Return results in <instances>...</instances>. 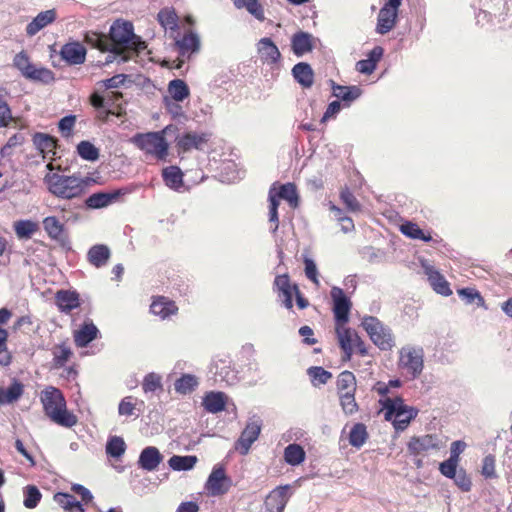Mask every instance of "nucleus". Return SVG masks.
I'll return each instance as SVG.
<instances>
[{"instance_id":"nucleus-29","label":"nucleus","mask_w":512,"mask_h":512,"mask_svg":"<svg viewBox=\"0 0 512 512\" xmlns=\"http://www.w3.org/2000/svg\"><path fill=\"white\" fill-rule=\"evenodd\" d=\"M177 310L178 308L175 303L165 297L156 298L150 306V311L161 319H165L175 314Z\"/></svg>"},{"instance_id":"nucleus-39","label":"nucleus","mask_w":512,"mask_h":512,"mask_svg":"<svg viewBox=\"0 0 512 512\" xmlns=\"http://www.w3.org/2000/svg\"><path fill=\"white\" fill-rule=\"evenodd\" d=\"M203 406L209 413L224 410V394L222 392H209L203 398Z\"/></svg>"},{"instance_id":"nucleus-22","label":"nucleus","mask_w":512,"mask_h":512,"mask_svg":"<svg viewBox=\"0 0 512 512\" xmlns=\"http://www.w3.org/2000/svg\"><path fill=\"white\" fill-rule=\"evenodd\" d=\"M384 49L381 46H375L366 59H362L356 63V70L360 73L370 75L374 72L378 62L382 59Z\"/></svg>"},{"instance_id":"nucleus-54","label":"nucleus","mask_w":512,"mask_h":512,"mask_svg":"<svg viewBox=\"0 0 512 512\" xmlns=\"http://www.w3.org/2000/svg\"><path fill=\"white\" fill-rule=\"evenodd\" d=\"M77 152L87 161H96L99 158V150L89 141H81L77 145Z\"/></svg>"},{"instance_id":"nucleus-43","label":"nucleus","mask_w":512,"mask_h":512,"mask_svg":"<svg viewBox=\"0 0 512 512\" xmlns=\"http://www.w3.org/2000/svg\"><path fill=\"white\" fill-rule=\"evenodd\" d=\"M197 460V457L194 455H174L168 460V464L175 471H187L195 466Z\"/></svg>"},{"instance_id":"nucleus-9","label":"nucleus","mask_w":512,"mask_h":512,"mask_svg":"<svg viewBox=\"0 0 512 512\" xmlns=\"http://www.w3.org/2000/svg\"><path fill=\"white\" fill-rule=\"evenodd\" d=\"M402 0H387L377 16L376 32L385 35L394 29L398 19V10Z\"/></svg>"},{"instance_id":"nucleus-17","label":"nucleus","mask_w":512,"mask_h":512,"mask_svg":"<svg viewBox=\"0 0 512 512\" xmlns=\"http://www.w3.org/2000/svg\"><path fill=\"white\" fill-rule=\"evenodd\" d=\"M157 20L161 27L168 33L169 38H177L179 35L178 15L171 7H165L158 12Z\"/></svg>"},{"instance_id":"nucleus-31","label":"nucleus","mask_w":512,"mask_h":512,"mask_svg":"<svg viewBox=\"0 0 512 512\" xmlns=\"http://www.w3.org/2000/svg\"><path fill=\"white\" fill-rule=\"evenodd\" d=\"M87 258L93 266L102 267L110 258V249L103 244L94 245L89 249Z\"/></svg>"},{"instance_id":"nucleus-64","label":"nucleus","mask_w":512,"mask_h":512,"mask_svg":"<svg viewBox=\"0 0 512 512\" xmlns=\"http://www.w3.org/2000/svg\"><path fill=\"white\" fill-rule=\"evenodd\" d=\"M458 461L454 459H447L446 461L440 463L439 470L442 475L447 478H454L457 471Z\"/></svg>"},{"instance_id":"nucleus-13","label":"nucleus","mask_w":512,"mask_h":512,"mask_svg":"<svg viewBox=\"0 0 512 512\" xmlns=\"http://www.w3.org/2000/svg\"><path fill=\"white\" fill-rule=\"evenodd\" d=\"M172 39L175 41L179 55L182 58L189 59L192 54L198 53L200 50V38L198 34L191 29L186 31L182 37H180L179 34L177 38Z\"/></svg>"},{"instance_id":"nucleus-42","label":"nucleus","mask_w":512,"mask_h":512,"mask_svg":"<svg viewBox=\"0 0 512 512\" xmlns=\"http://www.w3.org/2000/svg\"><path fill=\"white\" fill-rule=\"evenodd\" d=\"M307 374L313 386L327 384L333 377L332 373L321 366H312L307 369Z\"/></svg>"},{"instance_id":"nucleus-38","label":"nucleus","mask_w":512,"mask_h":512,"mask_svg":"<svg viewBox=\"0 0 512 512\" xmlns=\"http://www.w3.org/2000/svg\"><path fill=\"white\" fill-rule=\"evenodd\" d=\"M24 386L14 381L7 389L0 388V406L17 401L23 394Z\"/></svg>"},{"instance_id":"nucleus-20","label":"nucleus","mask_w":512,"mask_h":512,"mask_svg":"<svg viewBox=\"0 0 512 512\" xmlns=\"http://www.w3.org/2000/svg\"><path fill=\"white\" fill-rule=\"evenodd\" d=\"M224 487V466L218 464L214 467L205 484L208 495L218 496L223 493Z\"/></svg>"},{"instance_id":"nucleus-21","label":"nucleus","mask_w":512,"mask_h":512,"mask_svg":"<svg viewBox=\"0 0 512 512\" xmlns=\"http://www.w3.org/2000/svg\"><path fill=\"white\" fill-rule=\"evenodd\" d=\"M163 456L154 446L144 448L139 456L138 464L146 471H154L162 462Z\"/></svg>"},{"instance_id":"nucleus-7","label":"nucleus","mask_w":512,"mask_h":512,"mask_svg":"<svg viewBox=\"0 0 512 512\" xmlns=\"http://www.w3.org/2000/svg\"><path fill=\"white\" fill-rule=\"evenodd\" d=\"M398 368L410 379L418 378L424 369V350L422 347L404 346L399 350Z\"/></svg>"},{"instance_id":"nucleus-41","label":"nucleus","mask_w":512,"mask_h":512,"mask_svg":"<svg viewBox=\"0 0 512 512\" xmlns=\"http://www.w3.org/2000/svg\"><path fill=\"white\" fill-rule=\"evenodd\" d=\"M306 453L299 444H289L284 449V459L286 463L292 466L301 464L305 460Z\"/></svg>"},{"instance_id":"nucleus-34","label":"nucleus","mask_w":512,"mask_h":512,"mask_svg":"<svg viewBox=\"0 0 512 512\" xmlns=\"http://www.w3.org/2000/svg\"><path fill=\"white\" fill-rule=\"evenodd\" d=\"M162 177L165 184L173 190H179L183 186V173L177 166L164 168Z\"/></svg>"},{"instance_id":"nucleus-45","label":"nucleus","mask_w":512,"mask_h":512,"mask_svg":"<svg viewBox=\"0 0 512 512\" xmlns=\"http://www.w3.org/2000/svg\"><path fill=\"white\" fill-rule=\"evenodd\" d=\"M199 382L198 379L191 374H184L174 383V389L179 394H188L194 391Z\"/></svg>"},{"instance_id":"nucleus-26","label":"nucleus","mask_w":512,"mask_h":512,"mask_svg":"<svg viewBox=\"0 0 512 512\" xmlns=\"http://www.w3.org/2000/svg\"><path fill=\"white\" fill-rule=\"evenodd\" d=\"M426 274L428 275L430 285L436 293L443 296H450L452 294L449 283L439 271L430 267L426 269Z\"/></svg>"},{"instance_id":"nucleus-5","label":"nucleus","mask_w":512,"mask_h":512,"mask_svg":"<svg viewBox=\"0 0 512 512\" xmlns=\"http://www.w3.org/2000/svg\"><path fill=\"white\" fill-rule=\"evenodd\" d=\"M361 326L368 334L370 340L380 350L388 351L395 346V338L392 330L384 325L375 316L366 315L361 320Z\"/></svg>"},{"instance_id":"nucleus-49","label":"nucleus","mask_w":512,"mask_h":512,"mask_svg":"<svg viewBox=\"0 0 512 512\" xmlns=\"http://www.w3.org/2000/svg\"><path fill=\"white\" fill-rule=\"evenodd\" d=\"M136 411L140 412L141 409L137 407V399L133 396L124 397L118 405V414L120 416H135L137 418L139 413H136Z\"/></svg>"},{"instance_id":"nucleus-24","label":"nucleus","mask_w":512,"mask_h":512,"mask_svg":"<svg viewBox=\"0 0 512 512\" xmlns=\"http://www.w3.org/2000/svg\"><path fill=\"white\" fill-rule=\"evenodd\" d=\"M291 46L295 55L302 56L313 49V38L307 32H297L291 39Z\"/></svg>"},{"instance_id":"nucleus-33","label":"nucleus","mask_w":512,"mask_h":512,"mask_svg":"<svg viewBox=\"0 0 512 512\" xmlns=\"http://www.w3.org/2000/svg\"><path fill=\"white\" fill-rule=\"evenodd\" d=\"M400 231L406 237L413 240H422L424 242L432 241V236L429 232L423 231L418 224L406 221L400 225Z\"/></svg>"},{"instance_id":"nucleus-37","label":"nucleus","mask_w":512,"mask_h":512,"mask_svg":"<svg viewBox=\"0 0 512 512\" xmlns=\"http://www.w3.org/2000/svg\"><path fill=\"white\" fill-rule=\"evenodd\" d=\"M54 501L60 505L65 512H85L82 504L74 496L67 493H56Z\"/></svg>"},{"instance_id":"nucleus-63","label":"nucleus","mask_w":512,"mask_h":512,"mask_svg":"<svg viewBox=\"0 0 512 512\" xmlns=\"http://www.w3.org/2000/svg\"><path fill=\"white\" fill-rule=\"evenodd\" d=\"M303 262L305 266L304 271L306 277L315 285L319 286L318 270L315 262L308 257H304Z\"/></svg>"},{"instance_id":"nucleus-32","label":"nucleus","mask_w":512,"mask_h":512,"mask_svg":"<svg viewBox=\"0 0 512 512\" xmlns=\"http://www.w3.org/2000/svg\"><path fill=\"white\" fill-rule=\"evenodd\" d=\"M118 196H119V192H114V193L97 192V193L90 195L85 200V204L88 208L100 209V208H104V207H107L108 205H110Z\"/></svg>"},{"instance_id":"nucleus-35","label":"nucleus","mask_w":512,"mask_h":512,"mask_svg":"<svg viewBox=\"0 0 512 512\" xmlns=\"http://www.w3.org/2000/svg\"><path fill=\"white\" fill-rule=\"evenodd\" d=\"M369 434L367 427L363 423H355L349 432V444L357 449H360L367 441Z\"/></svg>"},{"instance_id":"nucleus-46","label":"nucleus","mask_w":512,"mask_h":512,"mask_svg":"<svg viewBox=\"0 0 512 512\" xmlns=\"http://www.w3.org/2000/svg\"><path fill=\"white\" fill-rule=\"evenodd\" d=\"M205 141L203 136L196 133H186L178 139L177 145L183 151H189L193 148L200 149L202 143Z\"/></svg>"},{"instance_id":"nucleus-12","label":"nucleus","mask_w":512,"mask_h":512,"mask_svg":"<svg viewBox=\"0 0 512 512\" xmlns=\"http://www.w3.org/2000/svg\"><path fill=\"white\" fill-rule=\"evenodd\" d=\"M261 420L252 419L250 420L244 430L241 433L240 438L235 443V450L242 455H246L251 445L257 440L261 432Z\"/></svg>"},{"instance_id":"nucleus-58","label":"nucleus","mask_w":512,"mask_h":512,"mask_svg":"<svg viewBox=\"0 0 512 512\" xmlns=\"http://www.w3.org/2000/svg\"><path fill=\"white\" fill-rule=\"evenodd\" d=\"M86 41L101 51H110V41L103 34L91 33L86 35Z\"/></svg>"},{"instance_id":"nucleus-15","label":"nucleus","mask_w":512,"mask_h":512,"mask_svg":"<svg viewBox=\"0 0 512 512\" xmlns=\"http://www.w3.org/2000/svg\"><path fill=\"white\" fill-rule=\"evenodd\" d=\"M268 195L270 197L275 196V200H277L279 203L281 199L287 201L292 208H296L299 204V196L297 193L296 185L294 183H274L270 187Z\"/></svg>"},{"instance_id":"nucleus-8","label":"nucleus","mask_w":512,"mask_h":512,"mask_svg":"<svg viewBox=\"0 0 512 512\" xmlns=\"http://www.w3.org/2000/svg\"><path fill=\"white\" fill-rule=\"evenodd\" d=\"M445 447V441L438 434H425L411 437L407 450L413 456H426L431 451H439Z\"/></svg>"},{"instance_id":"nucleus-14","label":"nucleus","mask_w":512,"mask_h":512,"mask_svg":"<svg viewBox=\"0 0 512 512\" xmlns=\"http://www.w3.org/2000/svg\"><path fill=\"white\" fill-rule=\"evenodd\" d=\"M298 290L296 284H291L290 277L288 274L277 275L274 280V291L278 294V297L282 300L284 306L287 309L293 307V294Z\"/></svg>"},{"instance_id":"nucleus-6","label":"nucleus","mask_w":512,"mask_h":512,"mask_svg":"<svg viewBox=\"0 0 512 512\" xmlns=\"http://www.w3.org/2000/svg\"><path fill=\"white\" fill-rule=\"evenodd\" d=\"M383 406L386 420L392 421L396 430H405L417 416L418 410L404 404L402 398H387Z\"/></svg>"},{"instance_id":"nucleus-19","label":"nucleus","mask_w":512,"mask_h":512,"mask_svg":"<svg viewBox=\"0 0 512 512\" xmlns=\"http://www.w3.org/2000/svg\"><path fill=\"white\" fill-rule=\"evenodd\" d=\"M60 55L68 64L79 65L85 61L86 49L79 42H70L61 48Z\"/></svg>"},{"instance_id":"nucleus-55","label":"nucleus","mask_w":512,"mask_h":512,"mask_svg":"<svg viewBox=\"0 0 512 512\" xmlns=\"http://www.w3.org/2000/svg\"><path fill=\"white\" fill-rule=\"evenodd\" d=\"M14 230L18 238L28 239L37 230V224L30 220H21L14 224Z\"/></svg>"},{"instance_id":"nucleus-50","label":"nucleus","mask_w":512,"mask_h":512,"mask_svg":"<svg viewBox=\"0 0 512 512\" xmlns=\"http://www.w3.org/2000/svg\"><path fill=\"white\" fill-rule=\"evenodd\" d=\"M126 450V444L123 438L112 436L106 443V453L113 458L121 457Z\"/></svg>"},{"instance_id":"nucleus-25","label":"nucleus","mask_w":512,"mask_h":512,"mask_svg":"<svg viewBox=\"0 0 512 512\" xmlns=\"http://www.w3.org/2000/svg\"><path fill=\"white\" fill-rule=\"evenodd\" d=\"M56 19V12L54 9L40 12L33 20L27 25L26 32L29 36L37 34L41 29L52 23Z\"/></svg>"},{"instance_id":"nucleus-10","label":"nucleus","mask_w":512,"mask_h":512,"mask_svg":"<svg viewBox=\"0 0 512 512\" xmlns=\"http://www.w3.org/2000/svg\"><path fill=\"white\" fill-rule=\"evenodd\" d=\"M331 298L333 300V313L336 324H346L349 320V312L352 306L351 301L345 295L343 289L332 287Z\"/></svg>"},{"instance_id":"nucleus-59","label":"nucleus","mask_w":512,"mask_h":512,"mask_svg":"<svg viewBox=\"0 0 512 512\" xmlns=\"http://www.w3.org/2000/svg\"><path fill=\"white\" fill-rule=\"evenodd\" d=\"M13 64L24 77H26L34 65L29 61V57L24 51L15 55Z\"/></svg>"},{"instance_id":"nucleus-51","label":"nucleus","mask_w":512,"mask_h":512,"mask_svg":"<svg viewBox=\"0 0 512 512\" xmlns=\"http://www.w3.org/2000/svg\"><path fill=\"white\" fill-rule=\"evenodd\" d=\"M33 143L42 153L52 152L56 147L55 139L44 133H36L33 136Z\"/></svg>"},{"instance_id":"nucleus-53","label":"nucleus","mask_w":512,"mask_h":512,"mask_svg":"<svg viewBox=\"0 0 512 512\" xmlns=\"http://www.w3.org/2000/svg\"><path fill=\"white\" fill-rule=\"evenodd\" d=\"M142 389L146 394L155 392L157 390H162L163 384L161 375L155 372L146 374L142 382Z\"/></svg>"},{"instance_id":"nucleus-62","label":"nucleus","mask_w":512,"mask_h":512,"mask_svg":"<svg viewBox=\"0 0 512 512\" xmlns=\"http://www.w3.org/2000/svg\"><path fill=\"white\" fill-rule=\"evenodd\" d=\"M72 352L71 350L62 345V346H59L54 352H53V355H54V365L56 367H62L65 365V363L69 360L70 356H71Z\"/></svg>"},{"instance_id":"nucleus-40","label":"nucleus","mask_w":512,"mask_h":512,"mask_svg":"<svg viewBox=\"0 0 512 512\" xmlns=\"http://www.w3.org/2000/svg\"><path fill=\"white\" fill-rule=\"evenodd\" d=\"M336 387L338 394L342 392H356L357 384L355 375L348 370L342 371L337 377Z\"/></svg>"},{"instance_id":"nucleus-56","label":"nucleus","mask_w":512,"mask_h":512,"mask_svg":"<svg viewBox=\"0 0 512 512\" xmlns=\"http://www.w3.org/2000/svg\"><path fill=\"white\" fill-rule=\"evenodd\" d=\"M340 199L346 208L351 212L361 211V204L348 187L341 189Z\"/></svg>"},{"instance_id":"nucleus-2","label":"nucleus","mask_w":512,"mask_h":512,"mask_svg":"<svg viewBox=\"0 0 512 512\" xmlns=\"http://www.w3.org/2000/svg\"><path fill=\"white\" fill-rule=\"evenodd\" d=\"M44 182L51 194L69 200L81 197L95 181L90 177L53 173L47 174Z\"/></svg>"},{"instance_id":"nucleus-36","label":"nucleus","mask_w":512,"mask_h":512,"mask_svg":"<svg viewBox=\"0 0 512 512\" xmlns=\"http://www.w3.org/2000/svg\"><path fill=\"white\" fill-rule=\"evenodd\" d=\"M331 82L333 95L342 101L349 103L361 95V89L358 86H342L335 84L333 81Z\"/></svg>"},{"instance_id":"nucleus-52","label":"nucleus","mask_w":512,"mask_h":512,"mask_svg":"<svg viewBox=\"0 0 512 512\" xmlns=\"http://www.w3.org/2000/svg\"><path fill=\"white\" fill-rule=\"evenodd\" d=\"M23 504L28 509H34L42 498L40 490L34 485H27L23 490Z\"/></svg>"},{"instance_id":"nucleus-18","label":"nucleus","mask_w":512,"mask_h":512,"mask_svg":"<svg viewBox=\"0 0 512 512\" xmlns=\"http://www.w3.org/2000/svg\"><path fill=\"white\" fill-rule=\"evenodd\" d=\"M257 52L263 63L276 64L281 58V53L275 43L268 37L262 38L257 43Z\"/></svg>"},{"instance_id":"nucleus-47","label":"nucleus","mask_w":512,"mask_h":512,"mask_svg":"<svg viewBox=\"0 0 512 512\" xmlns=\"http://www.w3.org/2000/svg\"><path fill=\"white\" fill-rule=\"evenodd\" d=\"M233 2L237 8H245L259 21L265 19L263 7L258 0H233Z\"/></svg>"},{"instance_id":"nucleus-60","label":"nucleus","mask_w":512,"mask_h":512,"mask_svg":"<svg viewBox=\"0 0 512 512\" xmlns=\"http://www.w3.org/2000/svg\"><path fill=\"white\" fill-rule=\"evenodd\" d=\"M8 332L0 328V365L8 366L11 363V354L7 349Z\"/></svg>"},{"instance_id":"nucleus-28","label":"nucleus","mask_w":512,"mask_h":512,"mask_svg":"<svg viewBox=\"0 0 512 512\" xmlns=\"http://www.w3.org/2000/svg\"><path fill=\"white\" fill-rule=\"evenodd\" d=\"M295 80L304 88H310L314 83V72L308 63L300 62L292 69Z\"/></svg>"},{"instance_id":"nucleus-23","label":"nucleus","mask_w":512,"mask_h":512,"mask_svg":"<svg viewBox=\"0 0 512 512\" xmlns=\"http://www.w3.org/2000/svg\"><path fill=\"white\" fill-rule=\"evenodd\" d=\"M55 299L59 310L64 313H69L80 305L79 295L75 291L60 290Z\"/></svg>"},{"instance_id":"nucleus-11","label":"nucleus","mask_w":512,"mask_h":512,"mask_svg":"<svg viewBox=\"0 0 512 512\" xmlns=\"http://www.w3.org/2000/svg\"><path fill=\"white\" fill-rule=\"evenodd\" d=\"M291 486H277L265 498L264 507L266 512H283L290 497Z\"/></svg>"},{"instance_id":"nucleus-30","label":"nucleus","mask_w":512,"mask_h":512,"mask_svg":"<svg viewBox=\"0 0 512 512\" xmlns=\"http://www.w3.org/2000/svg\"><path fill=\"white\" fill-rule=\"evenodd\" d=\"M43 228L51 239L61 243L64 242V225L55 216L44 218Z\"/></svg>"},{"instance_id":"nucleus-27","label":"nucleus","mask_w":512,"mask_h":512,"mask_svg":"<svg viewBox=\"0 0 512 512\" xmlns=\"http://www.w3.org/2000/svg\"><path fill=\"white\" fill-rule=\"evenodd\" d=\"M98 333V328L92 322H85L80 329L75 332V344L78 347H86L90 342L97 338Z\"/></svg>"},{"instance_id":"nucleus-1","label":"nucleus","mask_w":512,"mask_h":512,"mask_svg":"<svg viewBox=\"0 0 512 512\" xmlns=\"http://www.w3.org/2000/svg\"><path fill=\"white\" fill-rule=\"evenodd\" d=\"M109 36L110 52L122 56L123 62L146 48L145 42L134 34L133 25L129 21L116 20L110 27Z\"/></svg>"},{"instance_id":"nucleus-48","label":"nucleus","mask_w":512,"mask_h":512,"mask_svg":"<svg viewBox=\"0 0 512 512\" xmlns=\"http://www.w3.org/2000/svg\"><path fill=\"white\" fill-rule=\"evenodd\" d=\"M168 92L175 101H183L189 96V88L181 79H174L168 85Z\"/></svg>"},{"instance_id":"nucleus-57","label":"nucleus","mask_w":512,"mask_h":512,"mask_svg":"<svg viewBox=\"0 0 512 512\" xmlns=\"http://www.w3.org/2000/svg\"><path fill=\"white\" fill-rule=\"evenodd\" d=\"M340 404L345 414H354L358 411V404L355 400V392H345L339 394Z\"/></svg>"},{"instance_id":"nucleus-3","label":"nucleus","mask_w":512,"mask_h":512,"mask_svg":"<svg viewBox=\"0 0 512 512\" xmlns=\"http://www.w3.org/2000/svg\"><path fill=\"white\" fill-rule=\"evenodd\" d=\"M41 402L45 414L56 424L71 428L77 423V417L66 409V400L61 391L48 387L41 393Z\"/></svg>"},{"instance_id":"nucleus-16","label":"nucleus","mask_w":512,"mask_h":512,"mask_svg":"<svg viewBox=\"0 0 512 512\" xmlns=\"http://www.w3.org/2000/svg\"><path fill=\"white\" fill-rule=\"evenodd\" d=\"M346 324H336V334L340 348L344 352L343 360L349 361L353 354V343L358 334L345 326Z\"/></svg>"},{"instance_id":"nucleus-4","label":"nucleus","mask_w":512,"mask_h":512,"mask_svg":"<svg viewBox=\"0 0 512 512\" xmlns=\"http://www.w3.org/2000/svg\"><path fill=\"white\" fill-rule=\"evenodd\" d=\"M165 130L158 132L137 133L130 142L146 155L158 160H165L168 155L169 145L165 139Z\"/></svg>"},{"instance_id":"nucleus-44","label":"nucleus","mask_w":512,"mask_h":512,"mask_svg":"<svg viewBox=\"0 0 512 512\" xmlns=\"http://www.w3.org/2000/svg\"><path fill=\"white\" fill-rule=\"evenodd\" d=\"M25 78L42 84H50L55 80L54 73L50 69L36 65H33Z\"/></svg>"},{"instance_id":"nucleus-61","label":"nucleus","mask_w":512,"mask_h":512,"mask_svg":"<svg viewBox=\"0 0 512 512\" xmlns=\"http://www.w3.org/2000/svg\"><path fill=\"white\" fill-rule=\"evenodd\" d=\"M268 201H269V222L273 224L272 231L276 232L279 227V216H278V207L279 202L275 200V196H269L268 195Z\"/></svg>"}]
</instances>
